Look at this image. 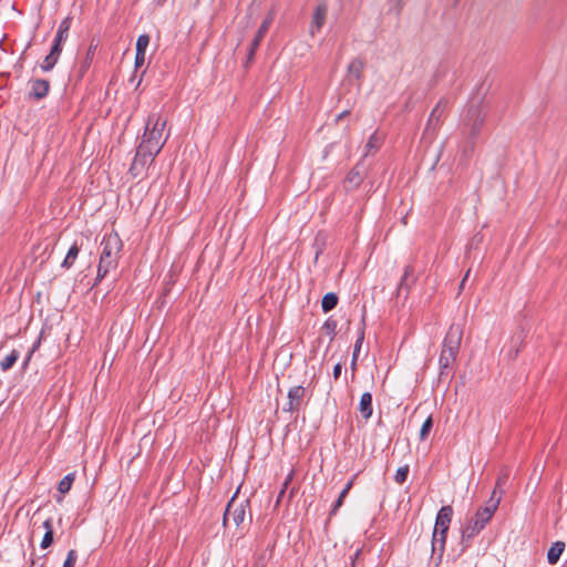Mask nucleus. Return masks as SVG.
<instances>
[{
  "label": "nucleus",
  "mask_w": 567,
  "mask_h": 567,
  "mask_svg": "<svg viewBox=\"0 0 567 567\" xmlns=\"http://www.w3.org/2000/svg\"><path fill=\"white\" fill-rule=\"evenodd\" d=\"M101 247L102 251L94 285H97V282L101 281L110 270L117 267L118 255L123 248V243L116 233H112L104 235L101 241Z\"/></svg>",
  "instance_id": "nucleus-1"
},
{
  "label": "nucleus",
  "mask_w": 567,
  "mask_h": 567,
  "mask_svg": "<svg viewBox=\"0 0 567 567\" xmlns=\"http://www.w3.org/2000/svg\"><path fill=\"white\" fill-rule=\"evenodd\" d=\"M166 123V120L157 114L148 115L140 146H142V150H146L150 155L157 156L165 145L168 138V134L163 136Z\"/></svg>",
  "instance_id": "nucleus-2"
},
{
  "label": "nucleus",
  "mask_w": 567,
  "mask_h": 567,
  "mask_svg": "<svg viewBox=\"0 0 567 567\" xmlns=\"http://www.w3.org/2000/svg\"><path fill=\"white\" fill-rule=\"evenodd\" d=\"M463 338V330L458 324H451L443 340L440 353V375H447L453 367Z\"/></svg>",
  "instance_id": "nucleus-3"
},
{
  "label": "nucleus",
  "mask_w": 567,
  "mask_h": 567,
  "mask_svg": "<svg viewBox=\"0 0 567 567\" xmlns=\"http://www.w3.org/2000/svg\"><path fill=\"white\" fill-rule=\"evenodd\" d=\"M453 516V508L450 505L442 506L436 514L434 530L432 535V553L439 555L441 559L447 537V532Z\"/></svg>",
  "instance_id": "nucleus-4"
},
{
  "label": "nucleus",
  "mask_w": 567,
  "mask_h": 567,
  "mask_svg": "<svg viewBox=\"0 0 567 567\" xmlns=\"http://www.w3.org/2000/svg\"><path fill=\"white\" fill-rule=\"evenodd\" d=\"M486 110L481 101L471 103L462 116L464 126L468 130L467 134L471 138H475L484 124Z\"/></svg>",
  "instance_id": "nucleus-5"
},
{
  "label": "nucleus",
  "mask_w": 567,
  "mask_h": 567,
  "mask_svg": "<svg viewBox=\"0 0 567 567\" xmlns=\"http://www.w3.org/2000/svg\"><path fill=\"white\" fill-rule=\"evenodd\" d=\"M236 494L228 502L227 507L224 513L223 523L226 525L227 520L231 517L234 524L239 526L245 520L246 508L249 506V502L245 501L239 504L235 503Z\"/></svg>",
  "instance_id": "nucleus-6"
},
{
  "label": "nucleus",
  "mask_w": 567,
  "mask_h": 567,
  "mask_svg": "<svg viewBox=\"0 0 567 567\" xmlns=\"http://www.w3.org/2000/svg\"><path fill=\"white\" fill-rule=\"evenodd\" d=\"M501 503V496H496V491H493L489 499L486 504L477 509L475 516L472 518L477 523H481L483 527L492 519L498 505Z\"/></svg>",
  "instance_id": "nucleus-7"
},
{
  "label": "nucleus",
  "mask_w": 567,
  "mask_h": 567,
  "mask_svg": "<svg viewBox=\"0 0 567 567\" xmlns=\"http://www.w3.org/2000/svg\"><path fill=\"white\" fill-rule=\"evenodd\" d=\"M287 396L288 402L284 406V411L290 413L299 412L302 406L303 400L307 396V389L302 385L291 386L288 391Z\"/></svg>",
  "instance_id": "nucleus-8"
},
{
  "label": "nucleus",
  "mask_w": 567,
  "mask_h": 567,
  "mask_svg": "<svg viewBox=\"0 0 567 567\" xmlns=\"http://www.w3.org/2000/svg\"><path fill=\"white\" fill-rule=\"evenodd\" d=\"M274 19H275L274 12H268L266 18L261 22V24H260V27H259L255 38L251 41L250 48H249V52H248V59L249 60L254 58L255 52L259 48V45H260L264 37L266 35V33L268 32L271 23L274 22Z\"/></svg>",
  "instance_id": "nucleus-9"
},
{
  "label": "nucleus",
  "mask_w": 567,
  "mask_h": 567,
  "mask_svg": "<svg viewBox=\"0 0 567 567\" xmlns=\"http://www.w3.org/2000/svg\"><path fill=\"white\" fill-rule=\"evenodd\" d=\"M483 529H484V527L482 526L481 523H477L471 518L468 520V523L466 524V526L462 529V534H461L462 549L461 550L465 551L470 547L472 538H474L476 535H478L481 533V530H483Z\"/></svg>",
  "instance_id": "nucleus-10"
},
{
  "label": "nucleus",
  "mask_w": 567,
  "mask_h": 567,
  "mask_svg": "<svg viewBox=\"0 0 567 567\" xmlns=\"http://www.w3.org/2000/svg\"><path fill=\"white\" fill-rule=\"evenodd\" d=\"M446 107H447V100L443 97L437 102L435 107L432 110V112L429 116V120H427L425 131H430V130H432L433 132L436 131Z\"/></svg>",
  "instance_id": "nucleus-11"
},
{
  "label": "nucleus",
  "mask_w": 567,
  "mask_h": 567,
  "mask_svg": "<svg viewBox=\"0 0 567 567\" xmlns=\"http://www.w3.org/2000/svg\"><path fill=\"white\" fill-rule=\"evenodd\" d=\"M327 12H328V7L324 2L319 3L316 7L313 14H312L311 24H310V33L312 35H315L317 32H319L321 30V28L323 27V24L326 22V18H327Z\"/></svg>",
  "instance_id": "nucleus-12"
},
{
  "label": "nucleus",
  "mask_w": 567,
  "mask_h": 567,
  "mask_svg": "<svg viewBox=\"0 0 567 567\" xmlns=\"http://www.w3.org/2000/svg\"><path fill=\"white\" fill-rule=\"evenodd\" d=\"M414 272L415 270L412 265H406L404 267V271L398 287V293H401L403 291L409 293L411 286L415 282Z\"/></svg>",
  "instance_id": "nucleus-13"
},
{
  "label": "nucleus",
  "mask_w": 567,
  "mask_h": 567,
  "mask_svg": "<svg viewBox=\"0 0 567 567\" xmlns=\"http://www.w3.org/2000/svg\"><path fill=\"white\" fill-rule=\"evenodd\" d=\"M50 90V82L44 79H37L31 83L30 96L35 100L44 99Z\"/></svg>",
  "instance_id": "nucleus-14"
},
{
  "label": "nucleus",
  "mask_w": 567,
  "mask_h": 567,
  "mask_svg": "<svg viewBox=\"0 0 567 567\" xmlns=\"http://www.w3.org/2000/svg\"><path fill=\"white\" fill-rule=\"evenodd\" d=\"M364 173L358 163L346 177V183L350 186V189L357 188L363 182Z\"/></svg>",
  "instance_id": "nucleus-15"
},
{
  "label": "nucleus",
  "mask_w": 567,
  "mask_h": 567,
  "mask_svg": "<svg viewBox=\"0 0 567 567\" xmlns=\"http://www.w3.org/2000/svg\"><path fill=\"white\" fill-rule=\"evenodd\" d=\"M364 66H365V63L362 59H360V58L353 59L348 65V70H347L348 76L360 82L363 78Z\"/></svg>",
  "instance_id": "nucleus-16"
},
{
  "label": "nucleus",
  "mask_w": 567,
  "mask_h": 567,
  "mask_svg": "<svg viewBox=\"0 0 567 567\" xmlns=\"http://www.w3.org/2000/svg\"><path fill=\"white\" fill-rule=\"evenodd\" d=\"M96 49H97V42L92 40L90 45H89V48H87V50H86L85 58H84V60L82 61V63L80 65V69H79L80 76H83L87 72V70L90 69V66L92 64V61L94 59Z\"/></svg>",
  "instance_id": "nucleus-17"
},
{
  "label": "nucleus",
  "mask_w": 567,
  "mask_h": 567,
  "mask_svg": "<svg viewBox=\"0 0 567 567\" xmlns=\"http://www.w3.org/2000/svg\"><path fill=\"white\" fill-rule=\"evenodd\" d=\"M359 411L363 419L368 420L371 417L373 408H372V394L370 392H364L359 402Z\"/></svg>",
  "instance_id": "nucleus-18"
},
{
  "label": "nucleus",
  "mask_w": 567,
  "mask_h": 567,
  "mask_svg": "<svg viewBox=\"0 0 567 567\" xmlns=\"http://www.w3.org/2000/svg\"><path fill=\"white\" fill-rule=\"evenodd\" d=\"M383 144V137L379 135L377 132L370 135L368 138V142L364 147V154L363 157H367L370 154H374L379 151L381 145Z\"/></svg>",
  "instance_id": "nucleus-19"
},
{
  "label": "nucleus",
  "mask_w": 567,
  "mask_h": 567,
  "mask_svg": "<svg viewBox=\"0 0 567 567\" xmlns=\"http://www.w3.org/2000/svg\"><path fill=\"white\" fill-rule=\"evenodd\" d=\"M155 157L156 155H150L146 150H142V146L138 145L133 161L140 164L141 168H145L147 165L153 163Z\"/></svg>",
  "instance_id": "nucleus-20"
},
{
  "label": "nucleus",
  "mask_w": 567,
  "mask_h": 567,
  "mask_svg": "<svg viewBox=\"0 0 567 567\" xmlns=\"http://www.w3.org/2000/svg\"><path fill=\"white\" fill-rule=\"evenodd\" d=\"M564 549H565V543H563V542L554 543L547 553L548 563L556 564L559 560L560 555L563 554Z\"/></svg>",
  "instance_id": "nucleus-21"
},
{
  "label": "nucleus",
  "mask_w": 567,
  "mask_h": 567,
  "mask_svg": "<svg viewBox=\"0 0 567 567\" xmlns=\"http://www.w3.org/2000/svg\"><path fill=\"white\" fill-rule=\"evenodd\" d=\"M524 338H525V336H524L523 331H520L512 337L513 346H512V349L508 351L509 359H516V357L518 355L519 350L523 346Z\"/></svg>",
  "instance_id": "nucleus-22"
},
{
  "label": "nucleus",
  "mask_w": 567,
  "mask_h": 567,
  "mask_svg": "<svg viewBox=\"0 0 567 567\" xmlns=\"http://www.w3.org/2000/svg\"><path fill=\"white\" fill-rule=\"evenodd\" d=\"M79 252H80V247L76 245V243H74L70 247V249H69L64 260L62 261L61 266L63 268H66V269L71 268L73 266L75 259L78 258Z\"/></svg>",
  "instance_id": "nucleus-23"
},
{
  "label": "nucleus",
  "mask_w": 567,
  "mask_h": 567,
  "mask_svg": "<svg viewBox=\"0 0 567 567\" xmlns=\"http://www.w3.org/2000/svg\"><path fill=\"white\" fill-rule=\"evenodd\" d=\"M338 305V296L334 292H328L321 300V308L323 312H329Z\"/></svg>",
  "instance_id": "nucleus-24"
},
{
  "label": "nucleus",
  "mask_w": 567,
  "mask_h": 567,
  "mask_svg": "<svg viewBox=\"0 0 567 567\" xmlns=\"http://www.w3.org/2000/svg\"><path fill=\"white\" fill-rule=\"evenodd\" d=\"M19 357H20L19 351L13 349L8 355H6L0 361L1 370L2 371H8L9 369H11L13 367V364L17 362V360L19 359Z\"/></svg>",
  "instance_id": "nucleus-25"
},
{
  "label": "nucleus",
  "mask_w": 567,
  "mask_h": 567,
  "mask_svg": "<svg viewBox=\"0 0 567 567\" xmlns=\"http://www.w3.org/2000/svg\"><path fill=\"white\" fill-rule=\"evenodd\" d=\"M75 480V473H69L66 474L58 484V491L64 495L69 493V491L72 487V484Z\"/></svg>",
  "instance_id": "nucleus-26"
},
{
  "label": "nucleus",
  "mask_w": 567,
  "mask_h": 567,
  "mask_svg": "<svg viewBox=\"0 0 567 567\" xmlns=\"http://www.w3.org/2000/svg\"><path fill=\"white\" fill-rule=\"evenodd\" d=\"M60 58V53H54L53 50L50 51V53L44 58L41 69L44 72L51 71L54 65L56 64L58 60Z\"/></svg>",
  "instance_id": "nucleus-27"
},
{
  "label": "nucleus",
  "mask_w": 567,
  "mask_h": 567,
  "mask_svg": "<svg viewBox=\"0 0 567 567\" xmlns=\"http://www.w3.org/2000/svg\"><path fill=\"white\" fill-rule=\"evenodd\" d=\"M364 315L362 316V328L359 330V334H358V338H357V341L354 343V349H353V353H352V357H354V360H358V357H359V353H360V350H361V347H362V343H363V340H364Z\"/></svg>",
  "instance_id": "nucleus-28"
},
{
  "label": "nucleus",
  "mask_w": 567,
  "mask_h": 567,
  "mask_svg": "<svg viewBox=\"0 0 567 567\" xmlns=\"http://www.w3.org/2000/svg\"><path fill=\"white\" fill-rule=\"evenodd\" d=\"M432 427H433V419H432V415H430V416H427V419L423 422V424L421 426V430H420L421 441H424L429 436Z\"/></svg>",
  "instance_id": "nucleus-29"
},
{
  "label": "nucleus",
  "mask_w": 567,
  "mask_h": 567,
  "mask_svg": "<svg viewBox=\"0 0 567 567\" xmlns=\"http://www.w3.org/2000/svg\"><path fill=\"white\" fill-rule=\"evenodd\" d=\"M150 44V35L141 34L136 41V52L146 53V49Z\"/></svg>",
  "instance_id": "nucleus-30"
},
{
  "label": "nucleus",
  "mask_w": 567,
  "mask_h": 567,
  "mask_svg": "<svg viewBox=\"0 0 567 567\" xmlns=\"http://www.w3.org/2000/svg\"><path fill=\"white\" fill-rule=\"evenodd\" d=\"M409 471H410L409 465H404V466L399 467L396 470L395 475H394V481L398 484L402 485L406 481V478H408Z\"/></svg>",
  "instance_id": "nucleus-31"
},
{
  "label": "nucleus",
  "mask_w": 567,
  "mask_h": 567,
  "mask_svg": "<svg viewBox=\"0 0 567 567\" xmlns=\"http://www.w3.org/2000/svg\"><path fill=\"white\" fill-rule=\"evenodd\" d=\"M66 39H68V35L56 33L51 50H53L54 53L61 54L62 44L66 41Z\"/></svg>",
  "instance_id": "nucleus-32"
},
{
  "label": "nucleus",
  "mask_w": 567,
  "mask_h": 567,
  "mask_svg": "<svg viewBox=\"0 0 567 567\" xmlns=\"http://www.w3.org/2000/svg\"><path fill=\"white\" fill-rule=\"evenodd\" d=\"M507 480H508V472L507 471L501 472L497 477L496 485L494 488V491H496V494L498 493L499 494L498 496H501V497L503 494L502 486H504L507 483Z\"/></svg>",
  "instance_id": "nucleus-33"
},
{
  "label": "nucleus",
  "mask_w": 567,
  "mask_h": 567,
  "mask_svg": "<svg viewBox=\"0 0 567 567\" xmlns=\"http://www.w3.org/2000/svg\"><path fill=\"white\" fill-rule=\"evenodd\" d=\"M71 23H72V18L71 17H66L65 19H63L61 21V23L59 24L56 33H61V34H64V35L69 37V31H70V28H71Z\"/></svg>",
  "instance_id": "nucleus-34"
},
{
  "label": "nucleus",
  "mask_w": 567,
  "mask_h": 567,
  "mask_svg": "<svg viewBox=\"0 0 567 567\" xmlns=\"http://www.w3.org/2000/svg\"><path fill=\"white\" fill-rule=\"evenodd\" d=\"M53 535H54V532L53 530H48L44 533L43 535V538L41 540V544H40V547L42 549H45L48 547H50L52 544H53Z\"/></svg>",
  "instance_id": "nucleus-35"
},
{
  "label": "nucleus",
  "mask_w": 567,
  "mask_h": 567,
  "mask_svg": "<svg viewBox=\"0 0 567 567\" xmlns=\"http://www.w3.org/2000/svg\"><path fill=\"white\" fill-rule=\"evenodd\" d=\"M78 555L74 549L69 550L66 555V559L62 567H74V564L76 561Z\"/></svg>",
  "instance_id": "nucleus-36"
},
{
  "label": "nucleus",
  "mask_w": 567,
  "mask_h": 567,
  "mask_svg": "<svg viewBox=\"0 0 567 567\" xmlns=\"http://www.w3.org/2000/svg\"><path fill=\"white\" fill-rule=\"evenodd\" d=\"M144 168H141L140 164H137L136 162L133 161L131 167H130V172L131 174L136 177L141 174V172L143 171Z\"/></svg>",
  "instance_id": "nucleus-37"
},
{
  "label": "nucleus",
  "mask_w": 567,
  "mask_h": 567,
  "mask_svg": "<svg viewBox=\"0 0 567 567\" xmlns=\"http://www.w3.org/2000/svg\"><path fill=\"white\" fill-rule=\"evenodd\" d=\"M145 62V53L135 52V66L141 68Z\"/></svg>",
  "instance_id": "nucleus-38"
},
{
  "label": "nucleus",
  "mask_w": 567,
  "mask_h": 567,
  "mask_svg": "<svg viewBox=\"0 0 567 567\" xmlns=\"http://www.w3.org/2000/svg\"><path fill=\"white\" fill-rule=\"evenodd\" d=\"M343 501H344V498H340V497L338 496L337 501L334 502V504H333V506H332V508H331L330 516L336 515V513L338 512V509L342 506Z\"/></svg>",
  "instance_id": "nucleus-39"
},
{
  "label": "nucleus",
  "mask_w": 567,
  "mask_h": 567,
  "mask_svg": "<svg viewBox=\"0 0 567 567\" xmlns=\"http://www.w3.org/2000/svg\"><path fill=\"white\" fill-rule=\"evenodd\" d=\"M343 501H344V498H340V497L338 496L337 501L334 502V504H333V506H332V508H331L330 516L336 515V513L338 512V509L342 506Z\"/></svg>",
  "instance_id": "nucleus-40"
},
{
  "label": "nucleus",
  "mask_w": 567,
  "mask_h": 567,
  "mask_svg": "<svg viewBox=\"0 0 567 567\" xmlns=\"http://www.w3.org/2000/svg\"><path fill=\"white\" fill-rule=\"evenodd\" d=\"M342 365L341 363H337L333 368V378L334 380H338L341 374Z\"/></svg>",
  "instance_id": "nucleus-41"
},
{
  "label": "nucleus",
  "mask_w": 567,
  "mask_h": 567,
  "mask_svg": "<svg viewBox=\"0 0 567 567\" xmlns=\"http://www.w3.org/2000/svg\"><path fill=\"white\" fill-rule=\"evenodd\" d=\"M362 550L361 549H357L354 551V554L351 556V566L352 567H355V561H358V558L360 557Z\"/></svg>",
  "instance_id": "nucleus-42"
},
{
  "label": "nucleus",
  "mask_w": 567,
  "mask_h": 567,
  "mask_svg": "<svg viewBox=\"0 0 567 567\" xmlns=\"http://www.w3.org/2000/svg\"><path fill=\"white\" fill-rule=\"evenodd\" d=\"M43 527H44L45 532H48V530H53L52 519H51V518H47V519L43 522Z\"/></svg>",
  "instance_id": "nucleus-43"
},
{
  "label": "nucleus",
  "mask_w": 567,
  "mask_h": 567,
  "mask_svg": "<svg viewBox=\"0 0 567 567\" xmlns=\"http://www.w3.org/2000/svg\"><path fill=\"white\" fill-rule=\"evenodd\" d=\"M353 481H354L353 478H352V480H350V481L346 484V486L342 488L341 493H344V494H347V495H348V494H349V492H350V489H351V488H352V486H353Z\"/></svg>",
  "instance_id": "nucleus-44"
},
{
  "label": "nucleus",
  "mask_w": 567,
  "mask_h": 567,
  "mask_svg": "<svg viewBox=\"0 0 567 567\" xmlns=\"http://www.w3.org/2000/svg\"><path fill=\"white\" fill-rule=\"evenodd\" d=\"M292 475H293V472H290V474L288 475V477L286 478V481L284 483V487L280 491L279 496H281L285 493V489H286L287 485L289 484V482L291 481Z\"/></svg>",
  "instance_id": "nucleus-45"
},
{
  "label": "nucleus",
  "mask_w": 567,
  "mask_h": 567,
  "mask_svg": "<svg viewBox=\"0 0 567 567\" xmlns=\"http://www.w3.org/2000/svg\"><path fill=\"white\" fill-rule=\"evenodd\" d=\"M336 326H337V324H336V322H334V321H330V320L326 321V323H324V327H326L327 329L331 330V332H333V331H334Z\"/></svg>",
  "instance_id": "nucleus-46"
},
{
  "label": "nucleus",
  "mask_w": 567,
  "mask_h": 567,
  "mask_svg": "<svg viewBox=\"0 0 567 567\" xmlns=\"http://www.w3.org/2000/svg\"><path fill=\"white\" fill-rule=\"evenodd\" d=\"M350 114V112L348 110L341 112L338 116H337V121L348 116Z\"/></svg>",
  "instance_id": "nucleus-47"
},
{
  "label": "nucleus",
  "mask_w": 567,
  "mask_h": 567,
  "mask_svg": "<svg viewBox=\"0 0 567 567\" xmlns=\"http://www.w3.org/2000/svg\"><path fill=\"white\" fill-rule=\"evenodd\" d=\"M402 7H403V0H398V13H400Z\"/></svg>",
  "instance_id": "nucleus-48"
},
{
  "label": "nucleus",
  "mask_w": 567,
  "mask_h": 567,
  "mask_svg": "<svg viewBox=\"0 0 567 567\" xmlns=\"http://www.w3.org/2000/svg\"><path fill=\"white\" fill-rule=\"evenodd\" d=\"M357 361L358 360H354V357H352V360H351V368L354 370L355 367H357Z\"/></svg>",
  "instance_id": "nucleus-49"
},
{
  "label": "nucleus",
  "mask_w": 567,
  "mask_h": 567,
  "mask_svg": "<svg viewBox=\"0 0 567 567\" xmlns=\"http://www.w3.org/2000/svg\"><path fill=\"white\" fill-rule=\"evenodd\" d=\"M470 272H471V270L468 269V270L466 271L465 276H464V277H463V279H462V280H463V282H465V281L468 279Z\"/></svg>",
  "instance_id": "nucleus-50"
},
{
  "label": "nucleus",
  "mask_w": 567,
  "mask_h": 567,
  "mask_svg": "<svg viewBox=\"0 0 567 567\" xmlns=\"http://www.w3.org/2000/svg\"><path fill=\"white\" fill-rule=\"evenodd\" d=\"M31 354H32V352H30V354L27 357V360H25L24 364H28V362H29V360L31 358Z\"/></svg>",
  "instance_id": "nucleus-51"
},
{
  "label": "nucleus",
  "mask_w": 567,
  "mask_h": 567,
  "mask_svg": "<svg viewBox=\"0 0 567 567\" xmlns=\"http://www.w3.org/2000/svg\"><path fill=\"white\" fill-rule=\"evenodd\" d=\"M339 497H340V498H346V497H347V494H344V493H341V492H340Z\"/></svg>",
  "instance_id": "nucleus-52"
},
{
  "label": "nucleus",
  "mask_w": 567,
  "mask_h": 567,
  "mask_svg": "<svg viewBox=\"0 0 567 567\" xmlns=\"http://www.w3.org/2000/svg\"><path fill=\"white\" fill-rule=\"evenodd\" d=\"M464 284H465V282H463V280H462V281H461V285H460V289H463Z\"/></svg>",
  "instance_id": "nucleus-53"
},
{
  "label": "nucleus",
  "mask_w": 567,
  "mask_h": 567,
  "mask_svg": "<svg viewBox=\"0 0 567 567\" xmlns=\"http://www.w3.org/2000/svg\"><path fill=\"white\" fill-rule=\"evenodd\" d=\"M30 567H35V561L34 560L31 561V566Z\"/></svg>",
  "instance_id": "nucleus-54"
}]
</instances>
